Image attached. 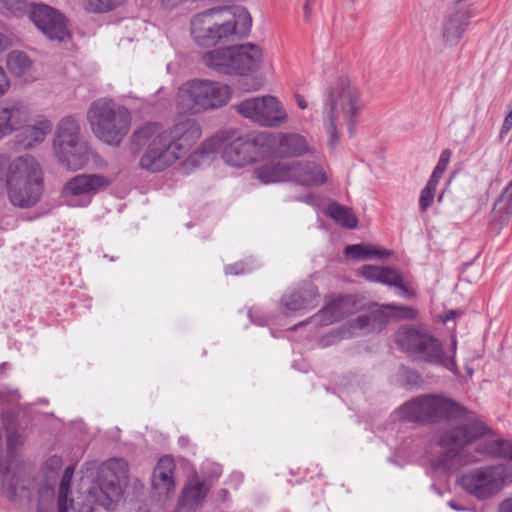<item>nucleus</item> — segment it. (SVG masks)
<instances>
[{
	"label": "nucleus",
	"instance_id": "nucleus-1",
	"mask_svg": "<svg viewBox=\"0 0 512 512\" xmlns=\"http://www.w3.org/2000/svg\"><path fill=\"white\" fill-rule=\"evenodd\" d=\"M399 415L407 421L430 424L463 418L457 426L443 431L437 440L441 447L447 448L436 459V466L443 469L477 462L478 458L469 454L464 460L459 448L491 433L485 423L473 418L468 412L465 415V410L457 402L443 395L418 396L402 405Z\"/></svg>",
	"mask_w": 512,
	"mask_h": 512
},
{
	"label": "nucleus",
	"instance_id": "nucleus-2",
	"mask_svg": "<svg viewBox=\"0 0 512 512\" xmlns=\"http://www.w3.org/2000/svg\"><path fill=\"white\" fill-rule=\"evenodd\" d=\"M200 125L192 119L178 121L164 129L157 123H148L135 130L131 141L136 150L147 147L140 166L151 172H160L181 159L201 137Z\"/></svg>",
	"mask_w": 512,
	"mask_h": 512
},
{
	"label": "nucleus",
	"instance_id": "nucleus-3",
	"mask_svg": "<svg viewBox=\"0 0 512 512\" xmlns=\"http://www.w3.org/2000/svg\"><path fill=\"white\" fill-rule=\"evenodd\" d=\"M6 188L10 203L22 209L35 206L44 191V173L31 155H0V191Z\"/></svg>",
	"mask_w": 512,
	"mask_h": 512
},
{
	"label": "nucleus",
	"instance_id": "nucleus-4",
	"mask_svg": "<svg viewBox=\"0 0 512 512\" xmlns=\"http://www.w3.org/2000/svg\"><path fill=\"white\" fill-rule=\"evenodd\" d=\"M360 94L349 78L341 76L326 92L323 110V125L328 135V144L335 148L340 140L341 120L351 131L360 111Z\"/></svg>",
	"mask_w": 512,
	"mask_h": 512
},
{
	"label": "nucleus",
	"instance_id": "nucleus-5",
	"mask_svg": "<svg viewBox=\"0 0 512 512\" xmlns=\"http://www.w3.org/2000/svg\"><path fill=\"white\" fill-rule=\"evenodd\" d=\"M226 8H212L191 20V35L197 45L211 47L235 34H245L251 27L247 10L237 9V21L220 19Z\"/></svg>",
	"mask_w": 512,
	"mask_h": 512
},
{
	"label": "nucleus",
	"instance_id": "nucleus-6",
	"mask_svg": "<svg viewBox=\"0 0 512 512\" xmlns=\"http://www.w3.org/2000/svg\"><path fill=\"white\" fill-rule=\"evenodd\" d=\"M87 120L94 135L111 146H119L131 126L128 109L108 98H99L91 103Z\"/></svg>",
	"mask_w": 512,
	"mask_h": 512
},
{
	"label": "nucleus",
	"instance_id": "nucleus-7",
	"mask_svg": "<svg viewBox=\"0 0 512 512\" xmlns=\"http://www.w3.org/2000/svg\"><path fill=\"white\" fill-rule=\"evenodd\" d=\"M231 97L229 85L208 80L193 79L179 90L177 104L188 113H201L225 106Z\"/></svg>",
	"mask_w": 512,
	"mask_h": 512
},
{
	"label": "nucleus",
	"instance_id": "nucleus-8",
	"mask_svg": "<svg viewBox=\"0 0 512 512\" xmlns=\"http://www.w3.org/2000/svg\"><path fill=\"white\" fill-rule=\"evenodd\" d=\"M275 139L269 132H254L224 143L220 136L223 161L232 167H244L273 152Z\"/></svg>",
	"mask_w": 512,
	"mask_h": 512
},
{
	"label": "nucleus",
	"instance_id": "nucleus-9",
	"mask_svg": "<svg viewBox=\"0 0 512 512\" xmlns=\"http://www.w3.org/2000/svg\"><path fill=\"white\" fill-rule=\"evenodd\" d=\"M398 346L416 359L440 365L448 370L456 366L453 357L444 354L442 344L427 332L412 326L401 327L396 334Z\"/></svg>",
	"mask_w": 512,
	"mask_h": 512
},
{
	"label": "nucleus",
	"instance_id": "nucleus-10",
	"mask_svg": "<svg viewBox=\"0 0 512 512\" xmlns=\"http://www.w3.org/2000/svg\"><path fill=\"white\" fill-rule=\"evenodd\" d=\"M58 160L71 170L83 168L89 161V148L80 139V127L71 116L64 117L58 124L54 139Z\"/></svg>",
	"mask_w": 512,
	"mask_h": 512
},
{
	"label": "nucleus",
	"instance_id": "nucleus-11",
	"mask_svg": "<svg viewBox=\"0 0 512 512\" xmlns=\"http://www.w3.org/2000/svg\"><path fill=\"white\" fill-rule=\"evenodd\" d=\"M512 480V465H491L473 469L464 473L459 483L470 495L479 500H486L496 495Z\"/></svg>",
	"mask_w": 512,
	"mask_h": 512
},
{
	"label": "nucleus",
	"instance_id": "nucleus-12",
	"mask_svg": "<svg viewBox=\"0 0 512 512\" xmlns=\"http://www.w3.org/2000/svg\"><path fill=\"white\" fill-rule=\"evenodd\" d=\"M238 112L265 127H279L288 120L287 113L274 96L254 97L243 100L237 106Z\"/></svg>",
	"mask_w": 512,
	"mask_h": 512
},
{
	"label": "nucleus",
	"instance_id": "nucleus-13",
	"mask_svg": "<svg viewBox=\"0 0 512 512\" xmlns=\"http://www.w3.org/2000/svg\"><path fill=\"white\" fill-rule=\"evenodd\" d=\"M110 184L107 177L98 174H79L68 180L62 190L63 202L70 207H86L91 197Z\"/></svg>",
	"mask_w": 512,
	"mask_h": 512
},
{
	"label": "nucleus",
	"instance_id": "nucleus-14",
	"mask_svg": "<svg viewBox=\"0 0 512 512\" xmlns=\"http://www.w3.org/2000/svg\"><path fill=\"white\" fill-rule=\"evenodd\" d=\"M128 471V464L122 458H114L106 462L99 484L103 493L101 501L107 510H112L121 499L123 486L128 480Z\"/></svg>",
	"mask_w": 512,
	"mask_h": 512
},
{
	"label": "nucleus",
	"instance_id": "nucleus-15",
	"mask_svg": "<svg viewBox=\"0 0 512 512\" xmlns=\"http://www.w3.org/2000/svg\"><path fill=\"white\" fill-rule=\"evenodd\" d=\"M30 18L36 27L50 40L62 42L70 36L66 18L55 8L45 4H35Z\"/></svg>",
	"mask_w": 512,
	"mask_h": 512
},
{
	"label": "nucleus",
	"instance_id": "nucleus-16",
	"mask_svg": "<svg viewBox=\"0 0 512 512\" xmlns=\"http://www.w3.org/2000/svg\"><path fill=\"white\" fill-rule=\"evenodd\" d=\"M384 309H389L392 312V316L400 319H415L417 316L416 310L411 307L388 304L382 308H377L364 315L358 316L353 321L352 327L354 329L366 330L368 332L381 331L386 325L389 317Z\"/></svg>",
	"mask_w": 512,
	"mask_h": 512
},
{
	"label": "nucleus",
	"instance_id": "nucleus-17",
	"mask_svg": "<svg viewBox=\"0 0 512 512\" xmlns=\"http://www.w3.org/2000/svg\"><path fill=\"white\" fill-rule=\"evenodd\" d=\"M356 310V301L353 296H332L326 300L325 305L317 314L298 325L314 322L320 326H328L340 321Z\"/></svg>",
	"mask_w": 512,
	"mask_h": 512
},
{
	"label": "nucleus",
	"instance_id": "nucleus-18",
	"mask_svg": "<svg viewBox=\"0 0 512 512\" xmlns=\"http://www.w3.org/2000/svg\"><path fill=\"white\" fill-rule=\"evenodd\" d=\"M232 70L231 74H245L259 68L263 53L259 46L247 43L232 46Z\"/></svg>",
	"mask_w": 512,
	"mask_h": 512
},
{
	"label": "nucleus",
	"instance_id": "nucleus-19",
	"mask_svg": "<svg viewBox=\"0 0 512 512\" xmlns=\"http://www.w3.org/2000/svg\"><path fill=\"white\" fill-rule=\"evenodd\" d=\"M176 465L169 456H163L156 464L152 477V490L159 497H170L175 492L174 471Z\"/></svg>",
	"mask_w": 512,
	"mask_h": 512
},
{
	"label": "nucleus",
	"instance_id": "nucleus-20",
	"mask_svg": "<svg viewBox=\"0 0 512 512\" xmlns=\"http://www.w3.org/2000/svg\"><path fill=\"white\" fill-rule=\"evenodd\" d=\"M319 299L318 288L313 283L307 282L302 284L297 290L284 294L281 302L287 310L299 311L315 308L319 303Z\"/></svg>",
	"mask_w": 512,
	"mask_h": 512
},
{
	"label": "nucleus",
	"instance_id": "nucleus-21",
	"mask_svg": "<svg viewBox=\"0 0 512 512\" xmlns=\"http://www.w3.org/2000/svg\"><path fill=\"white\" fill-rule=\"evenodd\" d=\"M288 181L301 185H320L326 180L323 169L314 162L293 161L288 163Z\"/></svg>",
	"mask_w": 512,
	"mask_h": 512
},
{
	"label": "nucleus",
	"instance_id": "nucleus-22",
	"mask_svg": "<svg viewBox=\"0 0 512 512\" xmlns=\"http://www.w3.org/2000/svg\"><path fill=\"white\" fill-rule=\"evenodd\" d=\"M0 106L11 134L21 130L31 119V109L21 99L1 101Z\"/></svg>",
	"mask_w": 512,
	"mask_h": 512
},
{
	"label": "nucleus",
	"instance_id": "nucleus-23",
	"mask_svg": "<svg viewBox=\"0 0 512 512\" xmlns=\"http://www.w3.org/2000/svg\"><path fill=\"white\" fill-rule=\"evenodd\" d=\"M472 14L470 11H455L443 23L442 38L445 45L454 47L458 45L466 31Z\"/></svg>",
	"mask_w": 512,
	"mask_h": 512
},
{
	"label": "nucleus",
	"instance_id": "nucleus-24",
	"mask_svg": "<svg viewBox=\"0 0 512 512\" xmlns=\"http://www.w3.org/2000/svg\"><path fill=\"white\" fill-rule=\"evenodd\" d=\"M277 153L281 157H299L309 152V145L305 137L296 133H278L273 135Z\"/></svg>",
	"mask_w": 512,
	"mask_h": 512
},
{
	"label": "nucleus",
	"instance_id": "nucleus-25",
	"mask_svg": "<svg viewBox=\"0 0 512 512\" xmlns=\"http://www.w3.org/2000/svg\"><path fill=\"white\" fill-rule=\"evenodd\" d=\"M253 177L262 184L288 181V163L278 160H269L254 168Z\"/></svg>",
	"mask_w": 512,
	"mask_h": 512
},
{
	"label": "nucleus",
	"instance_id": "nucleus-26",
	"mask_svg": "<svg viewBox=\"0 0 512 512\" xmlns=\"http://www.w3.org/2000/svg\"><path fill=\"white\" fill-rule=\"evenodd\" d=\"M209 486L205 482L191 480L186 484L180 498V508L187 512L196 511L204 502Z\"/></svg>",
	"mask_w": 512,
	"mask_h": 512
},
{
	"label": "nucleus",
	"instance_id": "nucleus-27",
	"mask_svg": "<svg viewBox=\"0 0 512 512\" xmlns=\"http://www.w3.org/2000/svg\"><path fill=\"white\" fill-rule=\"evenodd\" d=\"M101 485L98 483L89 488L87 492H78L77 497L68 498V512H93L94 504H99L106 509V506L101 501L102 499Z\"/></svg>",
	"mask_w": 512,
	"mask_h": 512
},
{
	"label": "nucleus",
	"instance_id": "nucleus-28",
	"mask_svg": "<svg viewBox=\"0 0 512 512\" xmlns=\"http://www.w3.org/2000/svg\"><path fill=\"white\" fill-rule=\"evenodd\" d=\"M18 135V142L24 149H31L42 143L47 134L52 130V123L48 120H40L34 125H25Z\"/></svg>",
	"mask_w": 512,
	"mask_h": 512
},
{
	"label": "nucleus",
	"instance_id": "nucleus-29",
	"mask_svg": "<svg viewBox=\"0 0 512 512\" xmlns=\"http://www.w3.org/2000/svg\"><path fill=\"white\" fill-rule=\"evenodd\" d=\"M220 135H215L204 141L194 152H192L183 162V168L190 171L209 161L211 156L219 151Z\"/></svg>",
	"mask_w": 512,
	"mask_h": 512
},
{
	"label": "nucleus",
	"instance_id": "nucleus-30",
	"mask_svg": "<svg viewBox=\"0 0 512 512\" xmlns=\"http://www.w3.org/2000/svg\"><path fill=\"white\" fill-rule=\"evenodd\" d=\"M232 46L223 49H214L203 54L202 61L209 68L221 74L231 75Z\"/></svg>",
	"mask_w": 512,
	"mask_h": 512
},
{
	"label": "nucleus",
	"instance_id": "nucleus-31",
	"mask_svg": "<svg viewBox=\"0 0 512 512\" xmlns=\"http://www.w3.org/2000/svg\"><path fill=\"white\" fill-rule=\"evenodd\" d=\"M477 453L512 460V441L491 440L477 446Z\"/></svg>",
	"mask_w": 512,
	"mask_h": 512
},
{
	"label": "nucleus",
	"instance_id": "nucleus-32",
	"mask_svg": "<svg viewBox=\"0 0 512 512\" xmlns=\"http://www.w3.org/2000/svg\"><path fill=\"white\" fill-rule=\"evenodd\" d=\"M328 215L338 224L345 228H355L357 226V218L351 209L338 203H331L327 207Z\"/></svg>",
	"mask_w": 512,
	"mask_h": 512
},
{
	"label": "nucleus",
	"instance_id": "nucleus-33",
	"mask_svg": "<svg viewBox=\"0 0 512 512\" xmlns=\"http://www.w3.org/2000/svg\"><path fill=\"white\" fill-rule=\"evenodd\" d=\"M74 474V467L67 466L61 477L58 491V512H68V498L71 497V481Z\"/></svg>",
	"mask_w": 512,
	"mask_h": 512
},
{
	"label": "nucleus",
	"instance_id": "nucleus-34",
	"mask_svg": "<svg viewBox=\"0 0 512 512\" xmlns=\"http://www.w3.org/2000/svg\"><path fill=\"white\" fill-rule=\"evenodd\" d=\"M345 254L353 258H387L391 255L388 250H380L366 245H349L345 248Z\"/></svg>",
	"mask_w": 512,
	"mask_h": 512
},
{
	"label": "nucleus",
	"instance_id": "nucleus-35",
	"mask_svg": "<svg viewBox=\"0 0 512 512\" xmlns=\"http://www.w3.org/2000/svg\"><path fill=\"white\" fill-rule=\"evenodd\" d=\"M512 216V211L510 209H505L503 205H499L497 203L494 204L490 227L496 234H499L500 231L507 226Z\"/></svg>",
	"mask_w": 512,
	"mask_h": 512
},
{
	"label": "nucleus",
	"instance_id": "nucleus-36",
	"mask_svg": "<svg viewBox=\"0 0 512 512\" xmlns=\"http://www.w3.org/2000/svg\"><path fill=\"white\" fill-rule=\"evenodd\" d=\"M7 66L11 72L21 75L31 66V61L24 52L13 51L7 57Z\"/></svg>",
	"mask_w": 512,
	"mask_h": 512
},
{
	"label": "nucleus",
	"instance_id": "nucleus-37",
	"mask_svg": "<svg viewBox=\"0 0 512 512\" xmlns=\"http://www.w3.org/2000/svg\"><path fill=\"white\" fill-rule=\"evenodd\" d=\"M383 284L389 285V286H395L398 289H400L402 295L406 297H410L411 294L403 282L402 276L400 273L395 269L391 267H384V272L382 274L381 282Z\"/></svg>",
	"mask_w": 512,
	"mask_h": 512
},
{
	"label": "nucleus",
	"instance_id": "nucleus-38",
	"mask_svg": "<svg viewBox=\"0 0 512 512\" xmlns=\"http://www.w3.org/2000/svg\"><path fill=\"white\" fill-rule=\"evenodd\" d=\"M124 0H89L87 9L95 13H103L115 9Z\"/></svg>",
	"mask_w": 512,
	"mask_h": 512
},
{
	"label": "nucleus",
	"instance_id": "nucleus-39",
	"mask_svg": "<svg viewBox=\"0 0 512 512\" xmlns=\"http://www.w3.org/2000/svg\"><path fill=\"white\" fill-rule=\"evenodd\" d=\"M451 151L449 149H444L442 152H441V155H440V158L438 160V163L437 165L435 166L432 174L430 177L440 181V179L442 178L444 172L446 171L447 169V166L450 162V159H451Z\"/></svg>",
	"mask_w": 512,
	"mask_h": 512
},
{
	"label": "nucleus",
	"instance_id": "nucleus-40",
	"mask_svg": "<svg viewBox=\"0 0 512 512\" xmlns=\"http://www.w3.org/2000/svg\"><path fill=\"white\" fill-rule=\"evenodd\" d=\"M384 272V267L373 266V265H364L362 267L361 274L368 280L381 282L382 274Z\"/></svg>",
	"mask_w": 512,
	"mask_h": 512
},
{
	"label": "nucleus",
	"instance_id": "nucleus-41",
	"mask_svg": "<svg viewBox=\"0 0 512 512\" xmlns=\"http://www.w3.org/2000/svg\"><path fill=\"white\" fill-rule=\"evenodd\" d=\"M495 203L503 205L505 209H510V211H512V180L503 190Z\"/></svg>",
	"mask_w": 512,
	"mask_h": 512
},
{
	"label": "nucleus",
	"instance_id": "nucleus-42",
	"mask_svg": "<svg viewBox=\"0 0 512 512\" xmlns=\"http://www.w3.org/2000/svg\"><path fill=\"white\" fill-rule=\"evenodd\" d=\"M434 196L432 193L426 192L425 190L421 191L419 198V208L422 212H426L428 208L432 205Z\"/></svg>",
	"mask_w": 512,
	"mask_h": 512
},
{
	"label": "nucleus",
	"instance_id": "nucleus-43",
	"mask_svg": "<svg viewBox=\"0 0 512 512\" xmlns=\"http://www.w3.org/2000/svg\"><path fill=\"white\" fill-rule=\"evenodd\" d=\"M510 106H511V110L506 115L503 125H502V128H501V131H500V135H499L500 140H503L504 135H506L512 128V103L510 104Z\"/></svg>",
	"mask_w": 512,
	"mask_h": 512
},
{
	"label": "nucleus",
	"instance_id": "nucleus-44",
	"mask_svg": "<svg viewBox=\"0 0 512 512\" xmlns=\"http://www.w3.org/2000/svg\"><path fill=\"white\" fill-rule=\"evenodd\" d=\"M10 87V81L3 69L2 66H0V96L4 95Z\"/></svg>",
	"mask_w": 512,
	"mask_h": 512
},
{
	"label": "nucleus",
	"instance_id": "nucleus-45",
	"mask_svg": "<svg viewBox=\"0 0 512 512\" xmlns=\"http://www.w3.org/2000/svg\"><path fill=\"white\" fill-rule=\"evenodd\" d=\"M10 130L6 123L2 107L0 106V140L10 136Z\"/></svg>",
	"mask_w": 512,
	"mask_h": 512
},
{
	"label": "nucleus",
	"instance_id": "nucleus-46",
	"mask_svg": "<svg viewBox=\"0 0 512 512\" xmlns=\"http://www.w3.org/2000/svg\"><path fill=\"white\" fill-rule=\"evenodd\" d=\"M498 512H512V495L501 501Z\"/></svg>",
	"mask_w": 512,
	"mask_h": 512
},
{
	"label": "nucleus",
	"instance_id": "nucleus-47",
	"mask_svg": "<svg viewBox=\"0 0 512 512\" xmlns=\"http://www.w3.org/2000/svg\"><path fill=\"white\" fill-rule=\"evenodd\" d=\"M439 181L430 177V179L428 180L426 186L424 187L423 190H425L426 192H429V193H432L433 195H435V191H436V188H437V185H438Z\"/></svg>",
	"mask_w": 512,
	"mask_h": 512
},
{
	"label": "nucleus",
	"instance_id": "nucleus-48",
	"mask_svg": "<svg viewBox=\"0 0 512 512\" xmlns=\"http://www.w3.org/2000/svg\"><path fill=\"white\" fill-rule=\"evenodd\" d=\"M295 101L297 103V106L300 109L304 110V109L308 108V103H307V101H306V99L304 98L303 95H301L299 93H296L295 94Z\"/></svg>",
	"mask_w": 512,
	"mask_h": 512
},
{
	"label": "nucleus",
	"instance_id": "nucleus-49",
	"mask_svg": "<svg viewBox=\"0 0 512 512\" xmlns=\"http://www.w3.org/2000/svg\"><path fill=\"white\" fill-rule=\"evenodd\" d=\"M460 315V312L458 310H450L448 311L443 317L442 321L444 323L448 322L449 320L455 319L457 316Z\"/></svg>",
	"mask_w": 512,
	"mask_h": 512
},
{
	"label": "nucleus",
	"instance_id": "nucleus-50",
	"mask_svg": "<svg viewBox=\"0 0 512 512\" xmlns=\"http://www.w3.org/2000/svg\"><path fill=\"white\" fill-rule=\"evenodd\" d=\"M9 46V40L6 36L0 33V53L5 51Z\"/></svg>",
	"mask_w": 512,
	"mask_h": 512
},
{
	"label": "nucleus",
	"instance_id": "nucleus-51",
	"mask_svg": "<svg viewBox=\"0 0 512 512\" xmlns=\"http://www.w3.org/2000/svg\"><path fill=\"white\" fill-rule=\"evenodd\" d=\"M237 266H238L237 264L236 265L227 266L226 267V273L227 274H234V275H238V274L242 273L244 270L243 269L237 270L236 269Z\"/></svg>",
	"mask_w": 512,
	"mask_h": 512
},
{
	"label": "nucleus",
	"instance_id": "nucleus-52",
	"mask_svg": "<svg viewBox=\"0 0 512 512\" xmlns=\"http://www.w3.org/2000/svg\"><path fill=\"white\" fill-rule=\"evenodd\" d=\"M303 9H304V18L306 21H308L310 19V15H311V9H310V4H309V1H306L304 6H303Z\"/></svg>",
	"mask_w": 512,
	"mask_h": 512
},
{
	"label": "nucleus",
	"instance_id": "nucleus-53",
	"mask_svg": "<svg viewBox=\"0 0 512 512\" xmlns=\"http://www.w3.org/2000/svg\"><path fill=\"white\" fill-rule=\"evenodd\" d=\"M13 444H14V436L10 435V436H8V439H7L8 449L12 448Z\"/></svg>",
	"mask_w": 512,
	"mask_h": 512
},
{
	"label": "nucleus",
	"instance_id": "nucleus-54",
	"mask_svg": "<svg viewBox=\"0 0 512 512\" xmlns=\"http://www.w3.org/2000/svg\"><path fill=\"white\" fill-rule=\"evenodd\" d=\"M449 506H450L451 508H453L454 510H457V511L462 510V508H461L460 506H458L454 501H450V502H449Z\"/></svg>",
	"mask_w": 512,
	"mask_h": 512
},
{
	"label": "nucleus",
	"instance_id": "nucleus-55",
	"mask_svg": "<svg viewBox=\"0 0 512 512\" xmlns=\"http://www.w3.org/2000/svg\"><path fill=\"white\" fill-rule=\"evenodd\" d=\"M452 346H453V349H455V347H456V339L455 338L452 339Z\"/></svg>",
	"mask_w": 512,
	"mask_h": 512
},
{
	"label": "nucleus",
	"instance_id": "nucleus-56",
	"mask_svg": "<svg viewBox=\"0 0 512 512\" xmlns=\"http://www.w3.org/2000/svg\"><path fill=\"white\" fill-rule=\"evenodd\" d=\"M5 367H6V364H5V363L1 364V365H0V370H1V369H5Z\"/></svg>",
	"mask_w": 512,
	"mask_h": 512
}]
</instances>
